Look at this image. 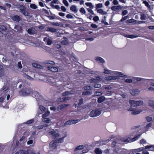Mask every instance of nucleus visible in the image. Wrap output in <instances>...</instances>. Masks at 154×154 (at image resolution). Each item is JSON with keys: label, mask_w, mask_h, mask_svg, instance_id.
I'll list each match as a JSON object with an SVG mask.
<instances>
[{"label": "nucleus", "mask_w": 154, "mask_h": 154, "mask_svg": "<svg viewBox=\"0 0 154 154\" xmlns=\"http://www.w3.org/2000/svg\"><path fill=\"white\" fill-rule=\"evenodd\" d=\"M126 75L122 73L119 72L112 71L111 75L106 76L104 78V80L102 79H92L91 80V82L92 83L96 82L97 81H102L105 82V80L109 81L116 80L119 77H126Z\"/></svg>", "instance_id": "obj_1"}, {"label": "nucleus", "mask_w": 154, "mask_h": 154, "mask_svg": "<svg viewBox=\"0 0 154 154\" xmlns=\"http://www.w3.org/2000/svg\"><path fill=\"white\" fill-rule=\"evenodd\" d=\"M48 136L56 138L61 137V133L57 129H51L48 133Z\"/></svg>", "instance_id": "obj_2"}, {"label": "nucleus", "mask_w": 154, "mask_h": 154, "mask_svg": "<svg viewBox=\"0 0 154 154\" xmlns=\"http://www.w3.org/2000/svg\"><path fill=\"white\" fill-rule=\"evenodd\" d=\"M140 134L136 136L134 138H132L131 136L126 137L122 138L121 140L124 142H131L137 140L140 137Z\"/></svg>", "instance_id": "obj_3"}, {"label": "nucleus", "mask_w": 154, "mask_h": 154, "mask_svg": "<svg viewBox=\"0 0 154 154\" xmlns=\"http://www.w3.org/2000/svg\"><path fill=\"white\" fill-rule=\"evenodd\" d=\"M101 110L99 109H95L90 111L89 115L92 117H97L101 114Z\"/></svg>", "instance_id": "obj_4"}, {"label": "nucleus", "mask_w": 154, "mask_h": 154, "mask_svg": "<svg viewBox=\"0 0 154 154\" xmlns=\"http://www.w3.org/2000/svg\"><path fill=\"white\" fill-rule=\"evenodd\" d=\"M143 79V78H141L130 77L129 78L126 79L125 81L127 83H131L134 80H136L137 81H141Z\"/></svg>", "instance_id": "obj_5"}, {"label": "nucleus", "mask_w": 154, "mask_h": 154, "mask_svg": "<svg viewBox=\"0 0 154 154\" xmlns=\"http://www.w3.org/2000/svg\"><path fill=\"white\" fill-rule=\"evenodd\" d=\"M128 110L131 112V114L134 115L138 114L142 111V110L139 109L137 108H131L129 109Z\"/></svg>", "instance_id": "obj_6"}, {"label": "nucleus", "mask_w": 154, "mask_h": 154, "mask_svg": "<svg viewBox=\"0 0 154 154\" xmlns=\"http://www.w3.org/2000/svg\"><path fill=\"white\" fill-rule=\"evenodd\" d=\"M46 82L51 85H54L56 84L55 79L51 76L48 77L47 78Z\"/></svg>", "instance_id": "obj_7"}, {"label": "nucleus", "mask_w": 154, "mask_h": 154, "mask_svg": "<svg viewBox=\"0 0 154 154\" xmlns=\"http://www.w3.org/2000/svg\"><path fill=\"white\" fill-rule=\"evenodd\" d=\"M78 122V121L77 120H71L68 121L65 123L66 125H71L75 124Z\"/></svg>", "instance_id": "obj_8"}, {"label": "nucleus", "mask_w": 154, "mask_h": 154, "mask_svg": "<svg viewBox=\"0 0 154 154\" xmlns=\"http://www.w3.org/2000/svg\"><path fill=\"white\" fill-rule=\"evenodd\" d=\"M140 91L137 89H132L130 91V93L133 96H136L139 94Z\"/></svg>", "instance_id": "obj_9"}, {"label": "nucleus", "mask_w": 154, "mask_h": 154, "mask_svg": "<svg viewBox=\"0 0 154 154\" xmlns=\"http://www.w3.org/2000/svg\"><path fill=\"white\" fill-rule=\"evenodd\" d=\"M145 150L146 149L148 151H154V145H149L146 146L145 147Z\"/></svg>", "instance_id": "obj_10"}, {"label": "nucleus", "mask_w": 154, "mask_h": 154, "mask_svg": "<svg viewBox=\"0 0 154 154\" xmlns=\"http://www.w3.org/2000/svg\"><path fill=\"white\" fill-rule=\"evenodd\" d=\"M48 68L49 70L54 72H57L58 71V68L56 67L48 66Z\"/></svg>", "instance_id": "obj_11"}, {"label": "nucleus", "mask_w": 154, "mask_h": 154, "mask_svg": "<svg viewBox=\"0 0 154 154\" xmlns=\"http://www.w3.org/2000/svg\"><path fill=\"white\" fill-rule=\"evenodd\" d=\"M143 80H142L141 81L144 82H147L148 83H149L150 85L154 86V81H153L151 79H143Z\"/></svg>", "instance_id": "obj_12"}, {"label": "nucleus", "mask_w": 154, "mask_h": 154, "mask_svg": "<svg viewBox=\"0 0 154 154\" xmlns=\"http://www.w3.org/2000/svg\"><path fill=\"white\" fill-rule=\"evenodd\" d=\"M152 124L150 123H149L146 125L145 127L143 129V131H141V133H143L147 131L149 128L151 126Z\"/></svg>", "instance_id": "obj_13"}, {"label": "nucleus", "mask_w": 154, "mask_h": 154, "mask_svg": "<svg viewBox=\"0 0 154 154\" xmlns=\"http://www.w3.org/2000/svg\"><path fill=\"white\" fill-rule=\"evenodd\" d=\"M70 10L75 13H76L78 11L77 6L74 5H72L71 6Z\"/></svg>", "instance_id": "obj_14"}, {"label": "nucleus", "mask_w": 154, "mask_h": 154, "mask_svg": "<svg viewBox=\"0 0 154 154\" xmlns=\"http://www.w3.org/2000/svg\"><path fill=\"white\" fill-rule=\"evenodd\" d=\"M112 71L106 68H104L103 70V73L107 74H110L111 75H112Z\"/></svg>", "instance_id": "obj_15"}, {"label": "nucleus", "mask_w": 154, "mask_h": 154, "mask_svg": "<svg viewBox=\"0 0 154 154\" xmlns=\"http://www.w3.org/2000/svg\"><path fill=\"white\" fill-rule=\"evenodd\" d=\"M49 146L52 149H55L57 147L56 142L54 141H52L50 144Z\"/></svg>", "instance_id": "obj_16"}, {"label": "nucleus", "mask_w": 154, "mask_h": 154, "mask_svg": "<svg viewBox=\"0 0 154 154\" xmlns=\"http://www.w3.org/2000/svg\"><path fill=\"white\" fill-rule=\"evenodd\" d=\"M31 92V90L29 89L25 91H22V94L23 96H26L29 94Z\"/></svg>", "instance_id": "obj_17"}, {"label": "nucleus", "mask_w": 154, "mask_h": 154, "mask_svg": "<svg viewBox=\"0 0 154 154\" xmlns=\"http://www.w3.org/2000/svg\"><path fill=\"white\" fill-rule=\"evenodd\" d=\"M74 94V92L72 91H66L62 94L63 96H70Z\"/></svg>", "instance_id": "obj_18"}, {"label": "nucleus", "mask_w": 154, "mask_h": 154, "mask_svg": "<svg viewBox=\"0 0 154 154\" xmlns=\"http://www.w3.org/2000/svg\"><path fill=\"white\" fill-rule=\"evenodd\" d=\"M95 60L98 62L101 63H104L105 62V61L104 59L101 57H95Z\"/></svg>", "instance_id": "obj_19"}, {"label": "nucleus", "mask_w": 154, "mask_h": 154, "mask_svg": "<svg viewBox=\"0 0 154 154\" xmlns=\"http://www.w3.org/2000/svg\"><path fill=\"white\" fill-rule=\"evenodd\" d=\"M42 120L43 122L46 123H49L51 121V120L47 117L42 118Z\"/></svg>", "instance_id": "obj_20"}, {"label": "nucleus", "mask_w": 154, "mask_h": 154, "mask_svg": "<svg viewBox=\"0 0 154 154\" xmlns=\"http://www.w3.org/2000/svg\"><path fill=\"white\" fill-rule=\"evenodd\" d=\"M129 103L130 104V105L131 106H137V102L136 100H130L129 101Z\"/></svg>", "instance_id": "obj_21"}, {"label": "nucleus", "mask_w": 154, "mask_h": 154, "mask_svg": "<svg viewBox=\"0 0 154 154\" xmlns=\"http://www.w3.org/2000/svg\"><path fill=\"white\" fill-rule=\"evenodd\" d=\"M106 153H109V154H116V153H118L119 152L118 150H116V149H115L114 150H113V152H112V150H109L108 149H107L106 150Z\"/></svg>", "instance_id": "obj_22"}, {"label": "nucleus", "mask_w": 154, "mask_h": 154, "mask_svg": "<svg viewBox=\"0 0 154 154\" xmlns=\"http://www.w3.org/2000/svg\"><path fill=\"white\" fill-rule=\"evenodd\" d=\"M50 114V112L48 110H47L44 112L42 115V118L47 117H48Z\"/></svg>", "instance_id": "obj_23"}, {"label": "nucleus", "mask_w": 154, "mask_h": 154, "mask_svg": "<svg viewBox=\"0 0 154 154\" xmlns=\"http://www.w3.org/2000/svg\"><path fill=\"white\" fill-rule=\"evenodd\" d=\"M39 109L42 113H43L46 111L48 109H47L45 107L42 105H40L39 107Z\"/></svg>", "instance_id": "obj_24"}, {"label": "nucleus", "mask_w": 154, "mask_h": 154, "mask_svg": "<svg viewBox=\"0 0 154 154\" xmlns=\"http://www.w3.org/2000/svg\"><path fill=\"white\" fill-rule=\"evenodd\" d=\"M44 41L47 43L48 45H50L52 43V41L51 40L49 39L48 37H45L44 38Z\"/></svg>", "instance_id": "obj_25"}, {"label": "nucleus", "mask_w": 154, "mask_h": 154, "mask_svg": "<svg viewBox=\"0 0 154 154\" xmlns=\"http://www.w3.org/2000/svg\"><path fill=\"white\" fill-rule=\"evenodd\" d=\"M97 11L98 13L100 14L103 15L107 14V12L104 11L102 9H98L97 10Z\"/></svg>", "instance_id": "obj_26"}, {"label": "nucleus", "mask_w": 154, "mask_h": 154, "mask_svg": "<svg viewBox=\"0 0 154 154\" xmlns=\"http://www.w3.org/2000/svg\"><path fill=\"white\" fill-rule=\"evenodd\" d=\"M28 33L30 34H33L35 32V29L33 28L29 29L27 30Z\"/></svg>", "instance_id": "obj_27"}, {"label": "nucleus", "mask_w": 154, "mask_h": 154, "mask_svg": "<svg viewBox=\"0 0 154 154\" xmlns=\"http://www.w3.org/2000/svg\"><path fill=\"white\" fill-rule=\"evenodd\" d=\"M85 5L87 7H89V8L93 9L94 8V5L91 2H86Z\"/></svg>", "instance_id": "obj_28"}, {"label": "nucleus", "mask_w": 154, "mask_h": 154, "mask_svg": "<svg viewBox=\"0 0 154 154\" xmlns=\"http://www.w3.org/2000/svg\"><path fill=\"white\" fill-rule=\"evenodd\" d=\"M122 7L120 5L116 6H113L111 7V10L113 11H116L118 9L121 8Z\"/></svg>", "instance_id": "obj_29"}, {"label": "nucleus", "mask_w": 154, "mask_h": 154, "mask_svg": "<svg viewBox=\"0 0 154 154\" xmlns=\"http://www.w3.org/2000/svg\"><path fill=\"white\" fill-rule=\"evenodd\" d=\"M12 19L14 21H18L20 20V18L18 16H15L12 17Z\"/></svg>", "instance_id": "obj_30"}, {"label": "nucleus", "mask_w": 154, "mask_h": 154, "mask_svg": "<svg viewBox=\"0 0 154 154\" xmlns=\"http://www.w3.org/2000/svg\"><path fill=\"white\" fill-rule=\"evenodd\" d=\"M14 154H27V152L26 151L21 150L17 152Z\"/></svg>", "instance_id": "obj_31"}, {"label": "nucleus", "mask_w": 154, "mask_h": 154, "mask_svg": "<svg viewBox=\"0 0 154 154\" xmlns=\"http://www.w3.org/2000/svg\"><path fill=\"white\" fill-rule=\"evenodd\" d=\"M105 99V97L104 96L100 97L98 99V102L99 103H101Z\"/></svg>", "instance_id": "obj_32"}, {"label": "nucleus", "mask_w": 154, "mask_h": 154, "mask_svg": "<svg viewBox=\"0 0 154 154\" xmlns=\"http://www.w3.org/2000/svg\"><path fill=\"white\" fill-rule=\"evenodd\" d=\"M103 4L102 3L97 4L96 5V8L97 10L98 9H100V8L103 7Z\"/></svg>", "instance_id": "obj_33"}, {"label": "nucleus", "mask_w": 154, "mask_h": 154, "mask_svg": "<svg viewBox=\"0 0 154 154\" xmlns=\"http://www.w3.org/2000/svg\"><path fill=\"white\" fill-rule=\"evenodd\" d=\"M95 152L97 154H101L102 153L101 150L99 148H96L95 150Z\"/></svg>", "instance_id": "obj_34"}, {"label": "nucleus", "mask_w": 154, "mask_h": 154, "mask_svg": "<svg viewBox=\"0 0 154 154\" xmlns=\"http://www.w3.org/2000/svg\"><path fill=\"white\" fill-rule=\"evenodd\" d=\"M69 99V97H66L62 98H59L58 100L60 102H62L67 100Z\"/></svg>", "instance_id": "obj_35"}, {"label": "nucleus", "mask_w": 154, "mask_h": 154, "mask_svg": "<svg viewBox=\"0 0 154 154\" xmlns=\"http://www.w3.org/2000/svg\"><path fill=\"white\" fill-rule=\"evenodd\" d=\"M66 135H65L64 136L61 137L59 139L57 140V142L58 143H62L63 142L64 138L66 137Z\"/></svg>", "instance_id": "obj_36"}, {"label": "nucleus", "mask_w": 154, "mask_h": 154, "mask_svg": "<svg viewBox=\"0 0 154 154\" xmlns=\"http://www.w3.org/2000/svg\"><path fill=\"white\" fill-rule=\"evenodd\" d=\"M45 63L47 64H50L52 65L55 64V63L54 62L51 60H47L46 61Z\"/></svg>", "instance_id": "obj_37"}, {"label": "nucleus", "mask_w": 154, "mask_h": 154, "mask_svg": "<svg viewBox=\"0 0 154 154\" xmlns=\"http://www.w3.org/2000/svg\"><path fill=\"white\" fill-rule=\"evenodd\" d=\"M146 140L144 139H142L140 141V144L142 145L145 144L146 143Z\"/></svg>", "instance_id": "obj_38"}, {"label": "nucleus", "mask_w": 154, "mask_h": 154, "mask_svg": "<svg viewBox=\"0 0 154 154\" xmlns=\"http://www.w3.org/2000/svg\"><path fill=\"white\" fill-rule=\"evenodd\" d=\"M137 106L142 105L143 104V102L141 100L136 101Z\"/></svg>", "instance_id": "obj_39"}, {"label": "nucleus", "mask_w": 154, "mask_h": 154, "mask_svg": "<svg viewBox=\"0 0 154 154\" xmlns=\"http://www.w3.org/2000/svg\"><path fill=\"white\" fill-rule=\"evenodd\" d=\"M32 66L36 68H40L41 66L36 63H33L32 64Z\"/></svg>", "instance_id": "obj_40"}, {"label": "nucleus", "mask_w": 154, "mask_h": 154, "mask_svg": "<svg viewBox=\"0 0 154 154\" xmlns=\"http://www.w3.org/2000/svg\"><path fill=\"white\" fill-rule=\"evenodd\" d=\"M79 11L82 14H85L86 13V11L83 8H81Z\"/></svg>", "instance_id": "obj_41"}, {"label": "nucleus", "mask_w": 154, "mask_h": 154, "mask_svg": "<svg viewBox=\"0 0 154 154\" xmlns=\"http://www.w3.org/2000/svg\"><path fill=\"white\" fill-rule=\"evenodd\" d=\"M30 7L32 9H35L37 8V6L35 4H31L30 5Z\"/></svg>", "instance_id": "obj_42"}, {"label": "nucleus", "mask_w": 154, "mask_h": 154, "mask_svg": "<svg viewBox=\"0 0 154 154\" xmlns=\"http://www.w3.org/2000/svg\"><path fill=\"white\" fill-rule=\"evenodd\" d=\"M63 2L66 6H69V4L67 0H63Z\"/></svg>", "instance_id": "obj_43"}, {"label": "nucleus", "mask_w": 154, "mask_h": 154, "mask_svg": "<svg viewBox=\"0 0 154 154\" xmlns=\"http://www.w3.org/2000/svg\"><path fill=\"white\" fill-rule=\"evenodd\" d=\"M58 0H53L51 3V6H53L54 5L53 4L57 3L58 2Z\"/></svg>", "instance_id": "obj_44"}, {"label": "nucleus", "mask_w": 154, "mask_h": 154, "mask_svg": "<svg viewBox=\"0 0 154 154\" xmlns=\"http://www.w3.org/2000/svg\"><path fill=\"white\" fill-rule=\"evenodd\" d=\"M92 9L91 8H88L87 10L92 15H94V13L93 11L92 10Z\"/></svg>", "instance_id": "obj_45"}, {"label": "nucleus", "mask_w": 154, "mask_h": 154, "mask_svg": "<svg viewBox=\"0 0 154 154\" xmlns=\"http://www.w3.org/2000/svg\"><path fill=\"white\" fill-rule=\"evenodd\" d=\"M143 3L145 5V6L147 7L148 8L150 7V5H149V4L146 1H143Z\"/></svg>", "instance_id": "obj_46"}, {"label": "nucleus", "mask_w": 154, "mask_h": 154, "mask_svg": "<svg viewBox=\"0 0 154 154\" xmlns=\"http://www.w3.org/2000/svg\"><path fill=\"white\" fill-rule=\"evenodd\" d=\"M136 150H137V151H138V152H140L142 151L143 152V151H144V150H145V149H144V148H140L136 149Z\"/></svg>", "instance_id": "obj_47"}, {"label": "nucleus", "mask_w": 154, "mask_h": 154, "mask_svg": "<svg viewBox=\"0 0 154 154\" xmlns=\"http://www.w3.org/2000/svg\"><path fill=\"white\" fill-rule=\"evenodd\" d=\"M91 93L90 91H85L83 92L82 94L83 95H90L91 94Z\"/></svg>", "instance_id": "obj_48"}, {"label": "nucleus", "mask_w": 154, "mask_h": 154, "mask_svg": "<svg viewBox=\"0 0 154 154\" xmlns=\"http://www.w3.org/2000/svg\"><path fill=\"white\" fill-rule=\"evenodd\" d=\"M126 37L127 38H134L136 37V36L134 35H127Z\"/></svg>", "instance_id": "obj_49"}, {"label": "nucleus", "mask_w": 154, "mask_h": 154, "mask_svg": "<svg viewBox=\"0 0 154 154\" xmlns=\"http://www.w3.org/2000/svg\"><path fill=\"white\" fill-rule=\"evenodd\" d=\"M135 21V20L133 19H131L127 20L128 23H134Z\"/></svg>", "instance_id": "obj_50"}, {"label": "nucleus", "mask_w": 154, "mask_h": 154, "mask_svg": "<svg viewBox=\"0 0 154 154\" xmlns=\"http://www.w3.org/2000/svg\"><path fill=\"white\" fill-rule=\"evenodd\" d=\"M99 17L97 16L94 17L93 18V20L94 21L96 22L99 20Z\"/></svg>", "instance_id": "obj_51"}, {"label": "nucleus", "mask_w": 154, "mask_h": 154, "mask_svg": "<svg viewBox=\"0 0 154 154\" xmlns=\"http://www.w3.org/2000/svg\"><path fill=\"white\" fill-rule=\"evenodd\" d=\"M92 87L89 86H87L84 87V89L85 90H88L91 89Z\"/></svg>", "instance_id": "obj_52"}, {"label": "nucleus", "mask_w": 154, "mask_h": 154, "mask_svg": "<svg viewBox=\"0 0 154 154\" xmlns=\"http://www.w3.org/2000/svg\"><path fill=\"white\" fill-rule=\"evenodd\" d=\"M101 86V85L100 84H97L94 85V87L95 88H99Z\"/></svg>", "instance_id": "obj_53"}, {"label": "nucleus", "mask_w": 154, "mask_h": 154, "mask_svg": "<svg viewBox=\"0 0 154 154\" xmlns=\"http://www.w3.org/2000/svg\"><path fill=\"white\" fill-rule=\"evenodd\" d=\"M66 17L68 19H71L72 18H73L72 16L70 14H67L66 16Z\"/></svg>", "instance_id": "obj_54"}, {"label": "nucleus", "mask_w": 154, "mask_h": 154, "mask_svg": "<svg viewBox=\"0 0 154 154\" xmlns=\"http://www.w3.org/2000/svg\"><path fill=\"white\" fill-rule=\"evenodd\" d=\"M16 28L17 29V31L19 32H21L22 30V29L19 26H17Z\"/></svg>", "instance_id": "obj_55"}, {"label": "nucleus", "mask_w": 154, "mask_h": 154, "mask_svg": "<svg viewBox=\"0 0 154 154\" xmlns=\"http://www.w3.org/2000/svg\"><path fill=\"white\" fill-rule=\"evenodd\" d=\"M61 9L63 11L65 12L66 11V8L65 7L63 6H61Z\"/></svg>", "instance_id": "obj_56"}, {"label": "nucleus", "mask_w": 154, "mask_h": 154, "mask_svg": "<svg viewBox=\"0 0 154 154\" xmlns=\"http://www.w3.org/2000/svg\"><path fill=\"white\" fill-rule=\"evenodd\" d=\"M34 120L33 119H31L27 121L26 123L28 124H30L33 122Z\"/></svg>", "instance_id": "obj_57"}, {"label": "nucleus", "mask_w": 154, "mask_h": 154, "mask_svg": "<svg viewBox=\"0 0 154 154\" xmlns=\"http://www.w3.org/2000/svg\"><path fill=\"white\" fill-rule=\"evenodd\" d=\"M83 100L82 99H80L79 100L78 103V105H80L83 103Z\"/></svg>", "instance_id": "obj_58"}, {"label": "nucleus", "mask_w": 154, "mask_h": 154, "mask_svg": "<svg viewBox=\"0 0 154 154\" xmlns=\"http://www.w3.org/2000/svg\"><path fill=\"white\" fill-rule=\"evenodd\" d=\"M23 14L26 16H27L29 15V14L26 11H23Z\"/></svg>", "instance_id": "obj_59"}, {"label": "nucleus", "mask_w": 154, "mask_h": 154, "mask_svg": "<svg viewBox=\"0 0 154 154\" xmlns=\"http://www.w3.org/2000/svg\"><path fill=\"white\" fill-rule=\"evenodd\" d=\"M112 3L114 5H117L118 4V2L117 0H114L112 2Z\"/></svg>", "instance_id": "obj_60"}, {"label": "nucleus", "mask_w": 154, "mask_h": 154, "mask_svg": "<svg viewBox=\"0 0 154 154\" xmlns=\"http://www.w3.org/2000/svg\"><path fill=\"white\" fill-rule=\"evenodd\" d=\"M91 26L94 29L97 28V25L95 24H91Z\"/></svg>", "instance_id": "obj_61"}, {"label": "nucleus", "mask_w": 154, "mask_h": 154, "mask_svg": "<svg viewBox=\"0 0 154 154\" xmlns=\"http://www.w3.org/2000/svg\"><path fill=\"white\" fill-rule=\"evenodd\" d=\"M128 13V11L127 10H124L122 12V14L123 15H126Z\"/></svg>", "instance_id": "obj_62"}, {"label": "nucleus", "mask_w": 154, "mask_h": 154, "mask_svg": "<svg viewBox=\"0 0 154 154\" xmlns=\"http://www.w3.org/2000/svg\"><path fill=\"white\" fill-rule=\"evenodd\" d=\"M39 5L42 7H44L45 5V4L43 2H39Z\"/></svg>", "instance_id": "obj_63"}, {"label": "nucleus", "mask_w": 154, "mask_h": 154, "mask_svg": "<svg viewBox=\"0 0 154 154\" xmlns=\"http://www.w3.org/2000/svg\"><path fill=\"white\" fill-rule=\"evenodd\" d=\"M28 154H39V153L38 152L36 154H35L33 151H29L28 152Z\"/></svg>", "instance_id": "obj_64"}]
</instances>
